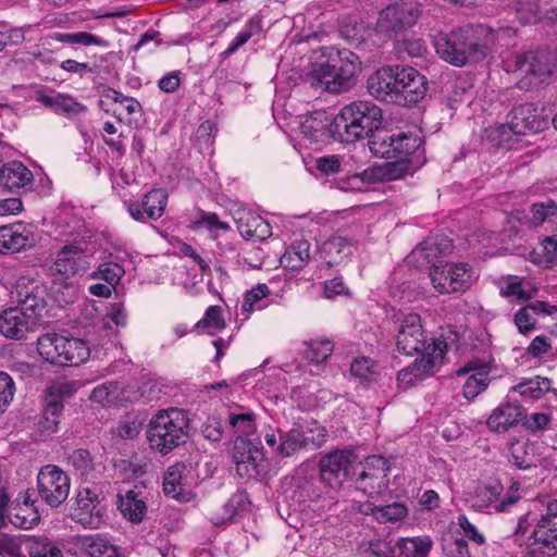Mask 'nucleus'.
<instances>
[{"label": "nucleus", "instance_id": "24", "mask_svg": "<svg viewBox=\"0 0 557 557\" xmlns=\"http://www.w3.org/2000/svg\"><path fill=\"white\" fill-rule=\"evenodd\" d=\"M166 198V193L163 189H153L144 197L141 203H129L128 212L137 221H144L145 215L157 220L164 212Z\"/></svg>", "mask_w": 557, "mask_h": 557}, {"label": "nucleus", "instance_id": "32", "mask_svg": "<svg viewBox=\"0 0 557 557\" xmlns=\"http://www.w3.org/2000/svg\"><path fill=\"white\" fill-rule=\"evenodd\" d=\"M395 138L396 134L381 126L368 137L371 153L384 159H394Z\"/></svg>", "mask_w": 557, "mask_h": 557}, {"label": "nucleus", "instance_id": "35", "mask_svg": "<svg viewBox=\"0 0 557 557\" xmlns=\"http://www.w3.org/2000/svg\"><path fill=\"white\" fill-rule=\"evenodd\" d=\"M90 351L87 343L79 338H67L65 342V349L62 363L59 366H78L89 358Z\"/></svg>", "mask_w": 557, "mask_h": 557}, {"label": "nucleus", "instance_id": "42", "mask_svg": "<svg viewBox=\"0 0 557 557\" xmlns=\"http://www.w3.org/2000/svg\"><path fill=\"white\" fill-rule=\"evenodd\" d=\"M539 248L541 252L533 251L537 256L533 259L535 263L548 268L557 261V235L543 238Z\"/></svg>", "mask_w": 557, "mask_h": 557}, {"label": "nucleus", "instance_id": "63", "mask_svg": "<svg viewBox=\"0 0 557 557\" xmlns=\"http://www.w3.org/2000/svg\"><path fill=\"white\" fill-rule=\"evenodd\" d=\"M458 524L462 529L465 535L478 545L485 543V537L478 529L468 520L465 515L458 517Z\"/></svg>", "mask_w": 557, "mask_h": 557}, {"label": "nucleus", "instance_id": "33", "mask_svg": "<svg viewBox=\"0 0 557 557\" xmlns=\"http://www.w3.org/2000/svg\"><path fill=\"white\" fill-rule=\"evenodd\" d=\"M280 445L276 446V451L282 457H290L297 451L308 448L306 438L298 423L287 431H280Z\"/></svg>", "mask_w": 557, "mask_h": 557}, {"label": "nucleus", "instance_id": "21", "mask_svg": "<svg viewBox=\"0 0 557 557\" xmlns=\"http://www.w3.org/2000/svg\"><path fill=\"white\" fill-rule=\"evenodd\" d=\"M234 462L236 473L247 480L259 476L267 467L262 450L252 448L249 444L245 445L242 450L236 446Z\"/></svg>", "mask_w": 557, "mask_h": 557}, {"label": "nucleus", "instance_id": "46", "mask_svg": "<svg viewBox=\"0 0 557 557\" xmlns=\"http://www.w3.org/2000/svg\"><path fill=\"white\" fill-rule=\"evenodd\" d=\"M230 428L237 434L238 437L247 436L253 433L255 416L249 412L235 413L231 412L228 416Z\"/></svg>", "mask_w": 557, "mask_h": 557}, {"label": "nucleus", "instance_id": "53", "mask_svg": "<svg viewBox=\"0 0 557 557\" xmlns=\"http://www.w3.org/2000/svg\"><path fill=\"white\" fill-rule=\"evenodd\" d=\"M225 326L224 319L222 317V308L219 306H210L203 318L196 323L197 329H213L222 330Z\"/></svg>", "mask_w": 557, "mask_h": 557}, {"label": "nucleus", "instance_id": "4", "mask_svg": "<svg viewBox=\"0 0 557 557\" xmlns=\"http://www.w3.org/2000/svg\"><path fill=\"white\" fill-rule=\"evenodd\" d=\"M189 438V418L178 408L160 410L149 421L147 440L151 449L168 455Z\"/></svg>", "mask_w": 557, "mask_h": 557}, {"label": "nucleus", "instance_id": "10", "mask_svg": "<svg viewBox=\"0 0 557 557\" xmlns=\"http://www.w3.org/2000/svg\"><path fill=\"white\" fill-rule=\"evenodd\" d=\"M542 113L543 110L533 103L513 108L507 115V123L499 127L500 135L504 136L507 132L529 135L543 131L547 126V120Z\"/></svg>", "mask_w": 557, "mask_h": 557}, {"label": "nucleus", "instance_id": "54", "mask_svg": "<svg viewBox=\"0 0 557 557\" xmlns=\"http://www.w3.org/2000/svg\"><path fill=\"white\" fill-rule=\"evenodd\" d=\"M15 394L13 379L5 372H0V413H3L11 404Z\"/></svg>", "mask_w": 557, "mask_h": 557}, {"label": "nucleus", "instance_id": "17", "mask_svg": "<svg viewBox=\"0 0 557 557\" xmlns=\"http://www.w3.org/2000/svg\"><path fill=\"white\" fill-rule=\"evenodd\" d=\"M396 65H386L373 73L367 82L368 90L375 99L400 106L401 95L397 89Z\"/></svg>", "mask_w": 557, "mask_h": 557}, {"label": "nucleus", "instance_id": "49", "mask_svg": "<svg viewBox=\"0 0 557 557\" xmlns=\"http://www.w3.org/2000/svg\"><path fill=\"white\" fill-rule=\"evenodd\" d=\"M55 39L60 42L65 44H78L83 46L96 45L102 47L107 46V42L103 39L87 32L59 33L55 34Z\"/></svg>", "mask_w": 557, "mask_h": 557}, {"label": "nucleus", "instance_id": "27", "mask_svg": "<svg viewBox=\"0 0 557 557\" xmlns=\"http://www.w3.org/2000/svg\"><path fill=\"white\" fill-rule=\"evenodd\" d=\"M186 466L184 463H175L168 468L163 476V491L165 495L185 502L188 499L184 472Z\"/></svg>", "mask_w": 557, "mask_h": 557}, {"label": "nucleus", "instance_id": "15", "mask_svg": "<svg viewBox=\"0 0 557 557\" xmlns=\"http://www.w3.org/2000/svg\"><path fill=\"white\" fill-rule=\"evenodd\" d=\"M453 242L445 235L425 238L408 257L410 263L418 267L431 264V268L442 264V259L453 251Z\"/></svg>", "mask_w": 557, "mask_h": 557}, {"label": "nucleus", "instance_id": "38", "mask_svg": "<svg viewBox=\"0 0 557 557\" xmlns=\"http://www.w3.org/2000/svg\"><path fill=\"white\" fill-rule=\"evenodd\" d=\"M515 12L521 24H535L542 16L540 0H516Z\"/></svg>", "mask_w": 557, "mask_h": 557}, {"label": "nucleus", "instance_id": "45", "mask_svg": "<svg viewBox=\"0 0 557 557\" xmlns=\"http://www.w3.org/2000/svg\"><path fill=\"white\" fill-rule=\"evenodd\" d=\"M306 438L307 446L312 448H319L327 440V431L324 426L320 425L317 421L312 420L305 424H299Z\"/></svg>", "mask_w": 557, "mask_h": 557}, {"label": "nucleus", "instance_id": "26", "mask_svg": "<svg viewBox=\"0 0 557 557\" xmlns=\"http://www.w3.org/2000/svg\"><path fill=\"white\" fill-rule=\"evenodd\" d=\"M36 99L57 114L77 115L86 109L84 104L66 94L45 95L38 92Z\"/></svg>", "mask_w": 557, "mask_h": 557}, {"label": "nucleus", "instance_id": "47", "mask_svg": "<svg viewBox=\"0 0 557 557\" xmlns=\"http://www.w3.org/2000/svg\"><path fill=\"white\" fill-rule=\"evenodd\" d=\"M554 215H557V203L552 199H547L531 207V218H529L528 223L530 226H539L546 219Z\"/></svg>", "mask_w": 557, "mask_h": 557}, {"label": "nucleus", "instance_id": "31", "mask_svg": "<svg viewBox=\"0 0 557 557\" xmlns=\"http://www.w3.org/2000/svg\"><path fill=\"white\" fill-rule=\"evenodd\" d=\"M251 503L247 492L237 491L230 500L223 506V513H215L211 521L215 525L232 522L236 515H243L249 510Z\"/></svg>", "mask_w": 557, "mask_h": 557}, {"label": "nucleus", "instance_id": "2", "mask_svg": "<svg viewBox=\"0 0 557 557\" xmlns=\"http://www.w3.org/2000/svg\"><path fill=\"white\" fill-rule=\"evenodd\" d=\"M383 125L382 109L370 101H354L343 107L329 125L334 140L352 144L368 138Z\"/></svg>", "mask_w": 557, "mask_h": 557}, {"label": "nucleus", "instance_id": "30", "mask_svg": "<svg viewBox=\"0 0 557 557\" xmlns=\"http://www.w3.org/2000/svg\"><path fill=\"white\" fill-rule=\"evenodd\" d=\"M0 232L8 252L21 251L35 243L33 234L22 224L2 226Z\"/></svg>", "mask_w": 557, "mask_h": 557}, {"label": "nucleus", "instance_id": "43", "mask_svg": "<svg viewBox=\"0 0 557 557\" xmlns=\"http://www.w3.org/2000/svg\"><path fill=\"white\" fill-rule=\"evenodd\" d=\"M421 139L412 134H396L394 146V159L403 160L416 152L420 147Z\"/></svg>", "mask_w": 557, "mask_h": 557}, {"label": "nucleus", "instance_id": "36", "mask_svg": "<svg viewBox=\"0 0 557 557\" xmlns=\"http://www.w3.org/2000/svg\"><path fill=\"white\" fill-rule=\"evenodd\" d=\"M433 542L429 536H416L399 540L397 546L405 557H426Z\"/></svg>", "mask_w": 557, "mask_h": 557}, {"label": "nucleus", "instance_id": "34", "mask_svg": "<svg viewBox=\"0 0 557 557\" xmlns=\"http://www.w3.org/2000/svg\"><path fill=\"white\" fill-rule=\"evenodd\" d=\"M310 259V244L306 239L295 240L281 258V264L293 270L301 269Z\"/></svg>", "mask_w": 557, "mask_h": 557}, {"label": "nucleus", "instance_id": "51", "mask_svg": "<svg viewBox=\"0 0 557 557\" xmlns=\"http://www.w3.org/2000/svg\"><path fill=\"white\" fill-rule=\"evenodd\" d=\"M377 516L376 520L380 523L385 522H397L401 519H404L407 513V507L404 504L400 503H394L386 506H380V510H376Z\"/></svg>", "mask_w": 557, "mask_h": 557}, {"label": "nucleus", "instance_id": "19", "mask_svg": "<svg viewBox=\"0 0 557 557\" xmlns=\"http://www.w3.org/2000/svg\"><path fill=\"white\" fill-rule=\"evenodd\" d=\"M38 324L16 306L4 309L0 314V333L11 339L25 338Z\"/></svg>", "mask_w": 557, "mask_h": 557}, {"label": "nucleus", "instance_id": "9", "mask_svg": "<svg viewBox=\"0 0 557 557\" xmlns=\"http://www.w3.org/2000/svg\"><path fill=\"white\" fill-rule=\"evenodd\" d=\"M12 294L16 307L37 323H40L47 312V287L38 281L21 278Z\"/></svg>", "mask_w": 557, "mask_h": 557}, {"label": "nucleus", "instance_id": "14", "mask_svg": "<svg viewBox=\"0 0 557 557\" xmlns=\"http://www.w3.org/2000/svg\"><path fill=\"white\" fill-rule=\"evenodd\" d=\"M417 3L401 2L385 8L377 21V27L382 32L398 33L413 26L420 16Z\"/></svg>", "mask_w": 557, "mask_h": 557}, {"label": "nucleus", "instance_id": "60", "mask_svg": "<svg viewBox=\"0 0 557 557\" xmlns=\"http://www.w3.org/2000/svg\"><path fill=\"white\" fill-rule=\"evenodd\" d=\"M98 273L109 285H114L120 281L124 270L117 263H103L99 267Z\"/></svg>", "mask_w": 557, "mask_h": 557}, {"label": "nucleus", "instance_id": "8", "mask_svg": "<svg viewBox=\"0 0 557 557\" xmlns=\"http://www.w3.org/2000/svg\"><path fill=\"white\" fill-rule=\"evenodd\" d=\"M441 342L432 339V343L428 344L419 314L408 313L401 319L396 335V346L405 355L420 354L422 357L428 351H432V347Z\"/></svg>", "mask_w": 557, "mask_h": 557}, {"label": "nucleus", "instance_id": "58", "mask_svg": "<svg viewBox=\"0 0 557 557\" xmlns=\"http://www.w3.org/2000/svg\"><path fill=\"white\" fill-rule=\"evenodd\" d=\"M269 294L270 289L267 284L259 283L256 287L245 294L242 306L243 311L251 312L255 309V305L265 298Z\"/></svg>", "mask_w": 557, "mask_h": 557}, {"label": "nucleus", "instance_id": "40", "mask_svg": "<svg viewBox=\"0 0 557 557\" xmlns=\"http://www.w3.org/2000/svg\"><path fill=\"white\" fill-rule=\"evenodd\" d=\"M69 465L73 467L76 474L87 478L95 469L94 459L87 449H75L69 456Z\"/></svg>", "mask_w": 557, "mask_h": 557}, {"label": "nucleus", "instance_id": "56", "mask_svg": "<svg viewBox=\"0 0 557 557\" xmlns=\"http://www.w3.org/2000/svg\"><path fill=\"white\" fill-rule=\"evenodd\" d=\"M502 492L503 486L499 483L478 487L475 491L476 505L487 507L500 496Z\"/></svg>", "mask_w": 557, "mask_h": 557}, {"label": "nucleus", "instance_id": "16", "mask_svg": "<svg viewBox=\"0 0 557 557\" xmlns=\"http://www.w3.org/2000/svg\"><path fill=\"white\" fill-rule=\"evenodd\" d=\"M397 89L401 95V107H411L421 101L428 90L426 78L411 66L396 65Z\"/></svg>", "mask_w": 557, "mask_h": 557}, {"label": "nucleus", "instance_id": "23", "mask_svg": "<svg viewBox=\"0 0 557 557\" xmlns=\"http://www.w3.org/2000/svg\"><path fill=\"white\" fill-rule=\"evenodd\" d=\"M0 185L8 190H30L34 185V175L20 161L0 162Z\"/></svg>", "mask_w": 557, "mask_h": 557}, {"label": "nucleus", "instance_id": "28", "mask_svg": "<svg viewBox=\"0 0 557 557\" xmlns=\"http://www.w3.org/2000/svg\"><path fill=\"white\" fill-rule=\"evenodd\" d=\"M117 508L132 523H139L143 521L147 506L143 498H139V494L134 490H128L125 494L119 493L117 495Z\"/></svg>", "mask_w": 557, "mask_h": 557}, {"label": "nucleus", "instance_id": "41", "mask_svg": "<svg viewBox=\"0 0 557 557\" xmlns=\"http://www.w3.org/2000/svg\"><path fill=\"white\" fill-rule=\"evenodd\" d=\"M376 364L369 357L355 359L350 366V373L360 380L363 385H369L375 380Z\"/></svg>", "mask_w": 557, "mask_h": 557}, {"label": "nucleus", "instance_id": "1", "mask_svg": "<svg viewBox=\"0 0 557 557\" xmlns=\"http://www.w3.org/2000/svg\"><path fill=\"white\" fill-rule=\"evenodd\" d=\"M438 57L454 66H466L484 60L488 52V30L483 25H467L433 36Z\"/></svg>", "mask_w": 557, "mask_h": 557}, {"label": "nucleus", "instance_id": "44", "mask_svg": "<svg viewBox=\"0 0 557 557\" xmlns=\"http://www.w3.org/2000/svg\"><path fill=\"white\" fill-rule=\"evenodd\" d=\"M306 346L305 358L313 363L325 361L333 351V344L329 339L311 341Z\"/></svg>", "mask_w": 557, "mask_h": 557}, {"label": "nucleus", "instance_id": "6", "mask_svg": "<svg viewBox=\"0 0 557 557\" xmlns=\"http://www.w3.org/2000/svg\"><path fill=\"white\" fill-rule=\"evenodd\" d=\"M530 557H553L557 554V499L548 502L528 539Z\"/></svg>", "mask_w": 557, "mask_h": 557}, {"label": "nucleus", "instance_id": "13", "mask_svg": "<svg viewBox=\"0 0 557 557\" xmlns=\"http://www.w3.org/2000/svg\"><path fill=\"white\" fill-rule=\"evenodd\" d=\"M389 468V461L385 457L379 455L368 457L362 469L352 472L357 488L368 494L376 493L387 485L386 476Z\"/></svg>", "mask_w": 557, "mask_h": 557}, {"label": "nucleus", "instance_id": "18", "mask_svg": "<svg viewBox=\"0 0 557 557\" xmlns=\"http://www.w3.org/2000/svg\"><path fill=\"white\" fill-rule=\"evenodd\" d=\"M106 507L101 505L98 494L90 490L84 488L77 495V507L72 513V518L85 528L96 530L103 522Z\"/></svg>", "mask_w": 557, "mask_h": 557}, {"label": "nucleus", "instance_id": "22", "mask_svg": "<svg viewBox=\"0 0 557 557\" xmlns=\"http://www.w3.org/2000/svg\"><path fill=\"white\" fill-rule=\"evenodd\" d=\"M85 264L84 250L76 245H65L57 253V258L51 265V272L67 280L85 270Z\"/></svg>", "mask_w": 557, "mask_h": 557}, {"label": "nucleus", "instance_id": "61", "mask_svg": "<svg viewBox=\"0 0 557 557\" xmlns=\"http://www.w3.org/2000/svg\"><path fill=\"white\" fill-rule=\"evenodd\" d=\"M203 436L210 441L218 442L223 434L222 420L215 417H209L202 426Z\"/></svg>", "mask_w": 557, "mask_h": 557}, {"label": "nucleus", "instance_id": "48", "mask_svg": "<svg viewBox=\"0 0 557 557\" xmlns=\"http://www.w3.org/2000/svg\"><path fill=\"white\" fill-rule=\"evenodd\" d=\"M510 462L522 470L534 466V458L529 454L527 443L515 441L510 444Z\"/></svg>", "mask_w": 557, "mask_h": 557}, {"label": "nucleus", "instance_id": "20", "mask_svg": "<svg viewBox=\"0 0 557 557\" xmlns=\"http://www.w3.org/2000/svg\"><path fill=\"white\" fill-rule=\"evenodd\" d=\"M490 363L480 359L470 360L462 368L457 370V375L471 373L463 385V396L467 399H473L486 389L490 383Z\"/></svg>", "mask_w": 557, "mask_h": 557}, {"label": "nucleus", "instance_id": "5", "mask_svg": "<svg viewBox=\"0 0 557 557\" xmlns=\"http://www.w3.org/2000/svg\"><path fill=\"white\" fill-rule=\"evenodd\" d=\"M557 64V53L542 49L517 53L509 63L517 73V86L522 90L536 89L546 84Z\"/></svg>", "mask_w": 557, "mask_h": 557}, {"label": "nucleus", "instance_id": "64", "mask_svg": "<svg viewBox=\"0 0 557 557\" xmlns=\"http://www.w3.org/2000/svg\"><path fill=\"white\" fill-rule=\"evenodd\" d=\"M367 553L372 557H395V548L383 540L371 541Z\"/></svg>", "mask_w": 557, "mask_h": 557}, {"label": "nucleus", "instance_id": "25", "mask_svg": "<svg viewBox=\"0 0 557 557\" xmlns=\"http://www.w3.org/2000/svg\"><path fill=\"white\" fill-rule=\"evenodd\" d=\"M524 418L525 409L523 407L513 403H505L493 410L486 424L492 431L503 433Z\"/></svg>", "mask_w": 557, "mask_h": 557}, {"label": "nucleus", "instance_id": "29", "mask_svg": "<svg viewBox=\"0 0 557 557\" xmlns=\"http://www.w3.org/2000/svg\"><path fill=\"white\" fill-rule=\"evenodd\" d=\"M66 337L47 333L37 339V350L39 355L50 363L59 366L62 363V357L65 349Z\"/></svg>", "mask_w": 557, "mask_h": 557}, {"label": "nucleus", "instance_id": "55", "mask_svg": "<svg viewBox=\"0 0 557 557\" xmlns=\"http://www.w3.org/2000/svg\"><path fill=\"white\" fill-rule=\"evenodd\" d=\"M143 422L136 416H126L117 425V435L124 440L135 438L141 430Z\"/></svg>", "mask_w": 557, "mask_h": 557}, {"label": "nucleus", "instance_id": "12", "mask_svg": "<svg viewBox=\"0 0 557 557\" xmlns=\"http://www.w3.org/2000/svg\"><path fill=\"white\" fill-rule=\"evenodd\" d=\"M357 456L350 449L334 450L320 459V475L331 487H339L343 482L352 476L350 469Z\"/></svg>", "mask_w": 557, "mask_h": 557}, {"label": "nucleus", "instance_id": "39", "mask_svg": "<svg viewBox=\"0 0 557 557\" xmlns=\"http://www.w3.org/2000/svg\"><path fill=\"white\" fill-rule=\"evenodd\" d=\"M430 278L434 288L441 294L454 293L450 264L445 263L430 268Z\"/></svg>", "mask_w": 557, "mask_h": 557}, {"label": "nucleus", "instance_id": "37", "mask_svg": "<svg viewBox=\"0 0 557 557\" xmlns=\"http://www.w3.org/2000/svg\"><path fill=\"white\" fill-rule=\"evenodd\" d=\"M83 545L90 557H121L117 547L99 534L85 536Z\"/></svg>", "mask_w": 557, "mask_h": 557}, {"label": "nucleus", "instance_id": "62", "mask_svg": "<svg viewBox=\"0 0 557 557\" xmlns=\"http://www.w3.org/2000/svg\"><path fill=\"white\" fill-rule=\"evenodd\" d=\"M447 557H470L468 543L466 540L458 537L453 542L443 546Z\"/></svg>", "mask_w": 557, "mask_h": 557}, {"label": "nucleus", "instance_id": "3", "mask_svg": "<svg viewBox=\"0 0 557 557\" xmlns=\"http://www.w3.org/2000/svg\"><path fill=\"white\" fill-rule=\"evenodd\" d=\"M359 57L350 50H337L327 60L319 63L306 75V83L333 94L348 90L355 85L356 73L360 71Z\"/></svg>", "mask_w": 557, "mask_h": 557}, {"label": "nucleus", "instance_id": "11", "mask_svg": "<svg viewBox=\"0 0 557 557\" xmlns=\"http://www.w3.org/2000/svg\"><path fill=\"white\" fill-rule=\"evenodd\" d=\"M446 349L447 344L445 342L435 344L432 351H428L411 366L400 370L397 374L399 385L403 388H408L425 376L432 375L442 364Z\"/></svg>", "mask_w": 557, "mask_h": 557}, {"label": "nucleus", "instance_id": "57", "mask_svg": "<svg viewBox=\"0 0 557 557\" xmlns=\"http://www.w3.org/2000/svg\"><path fill=\"white\" fill-rule=\"evenodd\" d=\"M260 215L252 213H242L236 219L237 230L244 238L251 240V238L253 237L255 228H257L258 223H260Z\"/></svg>", "mask_w": 557, "mask_h": 557}, {"label": "nucleus", "instance_id": "50", "mask_svg": "<svg viewBox=\"0 0 557 557\" xmlns=\"http://www.w3.org/2000/svg\"><path fill=\"white\" fill-rule=\"evenodd\" d=\"M119 386L114 382L102 384L94 388L91 399L103 406H111L119 400Z\"/></svg>", "mask_w": 557, "mask_h": 557}, {"label": "nucleus", "instance_id": "52", "mask_svg": "<svg viewBox=\"0 0 557 557\" xmlns=\"http://www.w3.org/2000/svg\"><path fill=\"white\" fill-rule=\"evenodd\" d=\"M454 293L469 287L471 271L467 263H449Z\"/></svg>", "mask_w": 557, "mask_h": 557}, {"label": "nucleus", "instance_id": "7", "mask_svg": "<svg viewBox=\"0 0 557 557\" xmlns=\"http://www.w3.org/2000/svg\"><path fill=\"white\" fill-rule=\"evenodd\" d=\"M69 475L54 465L44 466L37 475V491L40 499L52 508L63 504L70 494Z\"/></svg>", "mask_w": 557, "mask_h": 557}, {"label": "nucleus", "instance_id": "59", "mask_svg": "<svg viewBox=\"0 0 557 557\" xmlns=\"http://www.w3.org/2000/svg\"><path fill=\"white\" fill-rule=\"evenodd\" d=\"M322 250L327 256H348L350 253V248L348 240L343 236H333L329 238L322 246Z\"/></svg>", "mask_w": 557, "mask_h": 557}]
</instances>
